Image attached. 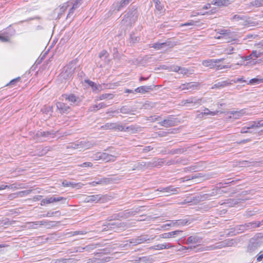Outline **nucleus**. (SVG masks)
<instances>
[{
    "instance_id": "ea45409f",
    "label": "nucleus",
    "mask_w": 263,
    "mask_h": 263,
    "mask_svg": "<svg viewBox=\"0 0 263 263\" xmlns=\"http://www.w3.org/2000/svg\"><path fill=\"white\" fill-rule=\"evenodd\" d=\"M243 59L245 61H249L247 62L248 64H254L256 62V61H255L253 55H252V53L250 55L245 57Z\"/></svg>"
},
{
    "instance_id": "864d4df0",
    "label": "nucleus",
    "mask_w": 263,
    "mask_h": 263,
    "mask_svg": "<svg viewBox=\"0 0 263 263\" xmlns=\"http://www.w3.org/2000/svg\"><path fill=\"white\" fill-rule=\"evenodd\" d=\"M250 222L252 229L259 227L262 225L261 223L259 221H253Z\"/></svg>"
},
{
    "instance_id": "4be33fe9",
    "label": "nucleus",
    "mask_w": 263,
    "mask_h": 263,
    "mask_svg": "<svg viewBox=\"0 0 263 263\" xmlns=\"http://www.w3.org/2000/svg\"><path fill=\"white\" fill-rule=\"evenodd\" d=\"M152 89V88L151 86H141L135 89L134 91L136 92L144 93Z\"/></svg>"
},
{
    "instance_id": "ddd939ff",
    "label": "nucleus",
    "mask_w": 263,
    "mask_h": 263,
    "mask_svg": "<svg viewBox=\"0 0 263 263\" xmlns=\"http://www.w3.org/2000/svg\"><path fill=\"white\" fill-rule=\"evenodd\" d=\"M103 196L101 194L87 196L85 197L84 201L86 202H101Z\"/></svg>"
},
{
    "instance_id": "6e6d98bb",
    "label": "nucleus",
    "mask_w": 263,
    "mask_h": 263,
    "mask_svg": "<svg viewBox=\"0 0 263 263\" xmlns=\"http://www.w3.org/2000/svg\"><path fill=\"white\" fill-rule=\"evenodd\" d=\"M218 33L221 35H229L230 34V31L229 30L226 29H220L218 31Z\"/></svg>"
},
{
    "instance_id": "5701e85b",
    "label": "nucleus",
    "mask_w": 263,
    "mask_h": 263,
    "mask_svg": "<svg viewBox=\"0 0 263 263\" xmlns=\"http://www.w3.org/2000/svg\"><path fill=\"white\" fill-rule=\"evenodd\" d=\"M107 106V105L105 103L102 102L98 104L93 105L90 106L89 108V110L90 111H95L99 109L105 108Z\"/></svg>"
},
{
    "instance_id": "f3484780",
    "label": "nucleus",
    "mask_w": 263,
    "mask_h": 263,
    "mask_svg": "<svg viewBox=\"0 0 263 263\" xmlns=\"http://www.w3.org/2000/svg\"><path fill=\"white\" fill-rule=\"evenodd\" d=\"M223 59H219V60H206L202 61V65L205 67H208L210 68H215L216 66V63L222 61Z\"/></svg>"
},
{
    "instance_id": "49530a36",
    "label": "nucleus",
    "mask_w": 263,
    "mask_h": 263,
    "mask_svg": "<svg viewBox=\"0 0 263 263\" xmlns=\"http://www.w3.org/2000/svg\"><path fill=\"white\" fill-rule=\"evenodd\" d=\"M128 241H129V243L132 244L133 246H136V245L140 244L138 236L136 238L130 239Z\"/></svg>"
},
{
    "instance_id": "f257e3e1",
    "label": "nucleus",
    "mask_w": 263,
    "mask_h": 263,
    "mask_svg": "<svg viewBox=\"0 0 263 263\" xmlns=\"http://www.w3.org/2000/svg\"><path fill=\"white\" fill-rule=\"evenodd\" d=\"M234 244V241L232 239H227L219 242L213 245L206 247L205 248H200L198 250L199 251H211L216 249H219L226 247L232 246Z\"/></svg>"
},
{
    "instance_id": "5fc2aeb1",
    "label": "nucleus",
    "mask_w": 263,
    "mask_h": 263,
    "mask_svg": "<svg viewBox=\"0 0 263 263\" xmlns=\"http://www.w3.org/2000/svg\"><path fill=\"white\" fill-rule=\"evenodd\" d=\"M108 57V53L105 50L102 51L99 54V58L101 59H105Z\"/></svg>"
},
{
    "instance_id": "3c124183",
    "label": "nucleus",
    "mask_w": 263,
    "mask_h": 263,
    "mask_svg": "<svg viewBox=\"0 0 263 263\" xmlns=\"http://www.w3.org/2000/svg\"><path fill=\"white\" fill-rule=\"evenodd\" d=\"M91 158L96 161L101 160V152H97L96 154H93V156L91 157Z\"/></svg>"
},
{
    "instance_id": "58836bf2",
    "label": "nucleus",
    "mask_w": 263,
    "mask_h": 263,
    "mask_svg": "<svg viewBox=\"0 0 263 263\" xmlns=\"http://www.w3.org/2000/svg\"><path fill=\"white\" fill-rule=\"evenodd\" d=\"M146 164L144 162H138L135 164L134 167L132 169L133 170H142L144 167L146 166Z\"/></svg>"
},
{
    "instance_id": "9b49d317",
    "label": "nucleus",
    "mask_w": 263,
    "mask_h": 263,
    "mask_svg": "<svg viewBox=\"0 0 263 263\" xmlns=\"http://www.w3.org/2000/svg\"><path fill=\"white\" fill-rule=\"evenodd\" d=\"M199 85V84L197 82L186 83L181 85L179 89H180V90H195L198 89Z\"/></svg>"
},
{
    "instance_id": "f03ea898",
    "label": "nucleus",
    "mask_w": 263,
    "mask_h": 263,
    "mask_svg": "<svg viewBox=\"0 0 263 263\" xmlns=\"http://www.w3.org/2000/svg\"><path fill=\"white\" fill-rule=\"evenodd\" d=\"M263 243V234L259 233L251 238L248 245V249L250 251H254L260 247Z\"/></svg>"
},
{
    "instance_id": "4d7b16f0",
    "label": "nucleus",
    "mask_w": 263,
    "mask_h": 263,
    "mask_svg": "<svg viewBox=\"0 0 263 263\" xmlns=\"http://www.w3.org/2000/svg\"><path fill=\"white\" fill-rule=\"evenodd\" d=\"M245 18H246V17L244 16H241V15H237V14L234 15L232 18L233 20H236V21H239L240 20H245Z\"/></svg>"
},
{
    "instance_id": "6e6552de",
    "label": "nucleus",
    "mask_w": 263,
    "mask_h": 263,
    "mask_svg": "<svg viewBox=\"0 0 263 263\" xmlns=\"http://www.w3.org/2000/svg\"><path fill=\"white\" fill-rule=\"evenodd\" d=\"M129 11L125 14L122 21V24L125 26H131L135 21V12Z\"/></svg>"
},
{
    "instance_id": "7ed1b4c3",
    "label": "nucleus",
    "mask_w": 263,
    "mask_h": 263,
    "mask_svg": "<svg viewBox=\"0 0 263 263\" xmlns=\"http://www.w3.org/2000/svg\"><path fill=\"white\" fill-rule=\"evenodd\" d=\"M202 242V238L198 235H192L189 237L186 240V243L191 245L189 246L190 250H193L196 247L200 246Z\"/></svg>"
},
{
    "instance_id": "c9c22d12",
    "label": "nucleus",
    "mask_w": 263,
    "mask_h": 263,
    "mask_svg": "<svg viewBox=\"0 0 263 263\" xmlns=\"http://www.w3.org/2000/svg\"><path fill=\"white\" fill-rule=\"evenodd\" d=\"M263 82V78L256 77L251 79L248 84H258Z\"/></svg>"
},
{
    "instance_id": "bf43d9fd",
    "label": "nucleus",
    "mask_w": 263,
    "mask_h": 263,
    "mask_svg": "<svg viewBox=\"0 0 263 263\" xmlns=\"http://www.w3.org/2000/svg\"><path fill=\"white\" fill-rule=\"evenodd\" d=\"M130 112V109L125 106L120 108V112L122 114H128Z\"/></svg>"
},
{
    "instance_id": "13d9d810",
    "label": "nucleus",
    "mask_w": 263,
    "mask_h": 263,
    "mask_svg": "<svg viewBox=\"0 0 263 263\" xmlns=\"http://www.w3.org/2000/svg\"><path fill=\"white\" fill-rule=\"evenodd\" d=\"M149 250H162L161 244H158L154 246L150 247L148 248Z\"/></svg>"
},
{
    "instance_id": "c03bdc74",
    "label": "nucleus",
    "mask_w": 263,
    "mask_h": 263,
    "mask_svg": "<svg viewBox=\"0 0 263 263\" xmlns=\"http://www.w3.org/2000/svg\"><path fill=\"white\" fill-rule=\"evenodd\" d=\"M70 7V4L69 2L64 3L62 6L60 7V10L61 13H63L68 8Z\"/></svg>"
},
{
    "instance_id": "a19ab883",
    "label": "nucleus",
    "mask_w": 263,
    "mask_h": 263,
    "mask_svg": "<svg viewBox=\"0 0 263 263\" xmlns=\"http://www.w3.org/2000/svg\"><path fill=\"white\" fill-rule=\"evenodd\" d=\"M167 45V43L166 42L163 43H154L152 47L157 50L160 49Z\"/></svg>"
},
{
    "instance_id": "dca6fc26",
    "label": "nucleus",
    "mask_w": 263,
    "mask_h": 263,
    "mask_svg": "<svg viewBox=\"0 0 263 263\" xmlns=\"http://www.w3.org/2000/svg\"><path fill=\"white\" fill-rule=\"evenodd\" d=\"M56 106L60 113H67L70 110L69 106L63 102H58L56 103Z\"/></svg>"
},
{
    "instance_id": "20e7f679",
    "label": "nucleus",
    "mask_w": 263,
    "mask_h": 263,
    "mask_svg": "<svg viewBox=\"0 0 263 263\" xmlns=\"http://www.w3.org/2000/svg\"><path fill=\"white\" fill-rule=\"evenodd\" d=\"M101 128L105 129H115L120 131L126 132L131 129L130 127H125L122 124L117 123H107L101 126Z\"/></svg>"
},
{
    "instance_id": "9d476101",
    "label": "nucleus",
    "mask_w": 263,
    "mask_h": 263,
    "mask_svg": "<svg viewBox=\"0 0 263 263\" xmlns=\"http://www.w3.org/2000/svg\"><path fill=\"white\" fill-rule=\"evenodd\" d=\"M62 200H66V198L63 197L55 196L46 197L41 201V205H44L46 204H50L55 202H59Z\"/></svg>"
},
{
    "instance_id": "680f3d73",
    "label": "nucleus",
    "mask_w": 263,
    "mask_h": 263,
    "mask_svg": "<svg viewBox=\"0 0 263 263\" xmlns=\"http://www.w3.org/2000/svg\"><path fill=\"white\" fill-rule=\"evenodd\" d=\"M93 165L92 163L90 162H84L80 165V166L86 167H92Z\"/></svg>"
},
{
    "instance_id": "0eeeda50",
    "label": "nucleus",
    "mask_w": 263,
    "mask_h": 263,
    "mask_svg": "<svg viewBox=\"0 0 263 263\" xmlns=\"http://www.w3.org/2000/svg\"><path fill=\"white\" fill-rule=\"evenodd\" d=\"M64 99L70 102V105H77L80 101L79 98L73 94L63 95L60 100L63 101Z\"/></svg>"
},
{
    "instance_id": "a211bd4d",
    "label": "nucleus",
    "mask_w": 263,
    "mask_h": 263,
    "mask_svg": "<svg viewBox=\"0 0 263 263\" xmlns=\"http://www.w3.org/2000/svg\"><path fill=\"white\" fill-rule=\"evenodd\" d=\"M182 232V231L176 230V231H172V232H170L164 233L161 234L159 235V237L161 238H164V239L170 238H172V237H174L176 235H178Z\"/></svg>"
},
{
    "instance_id": "37998d69",
    "label": "nucleus",
    "mask_w": 263,
    "mask_h": 263,
    "mask_svg": "<svg viewBox=\"0 0 263 263\" xmlns=\"http://www.w3.org/2000/svg\"><path fill=\"white\" fill-rule=\"evenodd\" d=\"M103 89V86L101 84H96L92 88V91L95 93H98Z\"/></svg>"
},
{
    "instance_id": "bb28decb",
    "label": "nucleus",
    "mask_w": 263,
    "mask_h": 263,
    "mask_svg": "<svg viewBox=\"0 0 263 263\" xmlns=\"http://www.w3.org/2000/svg\"><path fill=\"white\" fill-rule=\"evenodd\" d=\"M237 49H235L233 46L229 45L223 48V53L226 54H231L235 52Z\"/></svg>"
},
{
    "instance_id": "cd10ccee",
    "label": "nucleus",
    "mask_w": 263,
    "mask_h": 263,
    "mask_svg": "<svg viewBox=\"0 0 263 263\" xmlns=\"http://www.w3.org/2000/svg\"><path fill=\"white\" fill-rule=\"evenodd\" d=\"M239 228L238 233H241L246 230H252L251 222L245 223V224L240 225L238 226Z\"/></svg>"
},
{
    "instance_id": "8fccbe9b",
    "label": "nucleus",
    "mask_w": 263,
    "mask_h": 263,
    "mask_svg": "<svg viewBox=\"0 0 263 263\" xmlns=\"http://www.w3.org/2000/svg\"><path fill=\"white\" fill-rule=\"evenodd\" d=\"M161 245L162 250L168 249L170 248H173L174 247V246L173 244L170 243H164L161 244Z\"/></svg>"
},
{
    "instance_id": "052dcab7",
    "label": "nucleus",
    "mask_w": 263,
    "mask_h": 263,
    "mask_svg": "<svg viewBox=\"0 0 263 263\" xmlns=\"http://www.w3.org/2000/svg\"><path fill=\"white\" fill-rule=\"evenodd\" d=\"M230 82H231L233 83H237V82H240V83H243V82H246V80H244L243 79V78H238L236 80H232L230 81Z\"/></svg>"
},
{
    "instance_id": "2eb2a0df",
    "label": "nucleus",
    "mask_w": 263,
    "mask_h": 263,
    "mask_svg": "<svg viewBox=\"0 0 263 263\" xmlns=\"http://www.w3.org/2000/svg\"><path fill=\"white\" fill-rule=\"evenodd\" d=\"M132 0H122L120 3H117L113 4L112 8L114 11L116 10L119 11L122 9L123 7H125L128 3Z\"/></svg>"
},
{
    "instance_id": "473e14b6",
    "label": "nucleus",
    "mask_w": 263,
    "mask_h": 263,
    "mask_svg": "<svg viewBox=\"0 0 263 263\" xmlns=\"http://www.w3.org/2000/svg\"><path fill=\"white\" fill-rule=\"evenodd\" d=\"M252 55H253L255 61L257 58L260 57L263 55V50L261 49L255 50L252 51Z\"/></svg>"
},
{
    "instance_id": "338daca9",
    "label": "nucleus",
    "mask_w": 263,
    "mask_h": 263,
    "mask_svg": "<svg viewBox=\"0 0 263 263\" xmlns=\"http://www.w3.org/2000/svg\"><path fill=\"white\" fill-rule=\"evenodd\" d=\"M66 260V259H58L53 260L51 263H65Z\"/></svg>"
},
{
    "instance_id": "393cba45",
    "label": "nucleus",
    "mask_w": 263,
    "mask_h": 263,
    "mask_svg": "<svg viewBox=\"0 0 263 263\" xmlns=\"http://www.w3.org/2000/svg\"><path fill=\"white\" fill-rule=\"evenodd\" d=\"M163 193H167L168 195L171 194H177L178 192L177 188L174 187L173 186H168L164 188Z\"/></svg>"
},
{
    "instance_id": "2f4dec72",
    "label": "nucleus",
    "mask_w": 263,
    "mask_h": 263,
    "mask_svg": "<svg viewBox=\"0 0 263 263\" xmlns=\"http://www.w3.org/2000/svg\"><path fill=\"white\" fill-rule=\"evenodd\" d=\"M139 239L140 243H144L146 242H148L154 239V237H148L147 235H141L139 236Z\"/></svg>"
},
{
    "instance_id": "aec40b11",
    "label": "nucleus",
    "mask_w": 263,
    "mask_h": 263,
    "mask_svg": "<svg viewBox=\"0 0 263 263\" xmlns=\"http://www.w3.org/2000/svg\"><path fill=\"white\" fill-rule=\"evenodd\" d=\"M175 124V121L173 120L171 118H168L167 119H164L163 121L159 122V124L160 125L166 127L174 126Z\"/></svg>"
},
{
    "instance_id": "69168bd1",
    "label": "nucleus",
    "mask_w": 263,
    "mask_h": 263,
    "mask_svg": "<svg viewBox=\"0 0 263 263\" xmlns=\"http://www.w3.org/2000/svg\"><path fill=\"white\" fill-rule=\"evenodd\" d=\"M21 78L20 77H17L15 79H14L13 80H12L9 83V85H14L15 83L17 82H18L20 80Z\"/></svg>"
},
{
    "instance_id": "412c9836",
    "label": "nucleus",
    "mask_w": 263,
    "mask_h": 263,
    "mask_svg": "<svg viewBox=\"0 0 263 263\" xmlns=\"http://www.w3.org/2000/svg\"><path fill=\"white\" fill-rule=\"evenodd\" d=\"M101 160L106 162L115 161L116 157L106 153H101Z\"/></svg>"
},
{
    "instance_id": "a18cd8bd",
    "label": "nucleus",
    "mask_w": 263,
    "mask_h": 263,
    "mask_svg": "<svg viewBox=\"0 0 263 263\" xmlns=\"http://www.w3.org/2000/svg\"><path fill=\"white\" fill-rule=\"evenodd\" d=\"M168 222L165 224L162 225L161 227L162 229L164 230H167V227H172L176 226V223L175 222V220H170L168 221Z\"/></svg>"
},
{
    "instance_id": "e2e57ef3",
    "label": "nucleus",
    "mask_w": 263,
    "mask_h": 263,
    "mask_svg": "<svg viewBox=\"0 0 263 263\" xmlns=\"http://www.w3.org/2000/svg\"><path fill=\"white\" fill-rule=\"evenodd\" d=\"M58 211L55 212H48L46 214H44L43 215V217H51L54 214H56L58 213Z\"/></svg>"
},
{
    "instance_id": "e433bc0d",
    "label": "nucleus",
    "mask_w": 263,
    "mask_h": 263,
    "mask_svg": "<svg viewBox=\"0 0 263 263\" xmlns=\"http://www.w3.org/2000/svg\"><path fill=\"white\" fill-rule=\"evenodd\" d=\"M49 222L46 221V220H42L40 221H35L34 222H32V227L34 229H37L39 226H47Z\"/></svg>"
},
{
    "instance_id": "603ef678",
    "label": "nucleus",
    "mask_w": 263,
    "mask_h": 263,
    "mask_svg": "<svg viewBox=\"0 0 263 263\" xmlns=\"http://www.w3.org/2000/svg\"><path fill=\"white\" fill-rule=\"evenodd\" d=\"M175 222L176 223V226H184L187 223V221L185 219H180L175 220Z\"/></svg>"
},
{
    "instance_id": "f8f14e48",
    "label": "nucleus",
    "mask_w": 263,
    "mask_h": 263,
    "mask_svg": "<svg viewBox=\"0 0 263 263\" xmlns=\"http://www.w3.org/2000/svg\"><path fill=\"white\" fill-rule=\"evenodd\" d=\"M92 146V144L89 142L81 141L77 143L72 144L71 146L74 149H88Z\"/></svg>"
},
{
    "instance_id": "423d86ee",
    "label": "nucleus",
    "mask_w": 263,
    "mask_h": 263,
    "mask_svg": "<svg viewBox=\"0 0 263 263\" xmlns=\"http://www.w3.org/2000/svg\"><path fill=\"white\" fill-rule=\"evenodd\" d=\"M76 68V62L71 61L68 65L65 66L62 72V76L63 78H68L71 76Z\"/></svg>"
},
{
    "instance_id": "4468645a",
    "label": "nucleus",
    "mask_w": 263,
    "mask_h": 263,
    "mask_svg": "<svg viewBox=\"0 0 263 263\" xmlns=\"http://www.w3.org/2000/svg\"><path fill=\"white\" fill-rule=\"evenodd\" d=\"M231 84H232V83L231 82H230V81H229V80H227L225 81L216 82L215 84H214L212 86L211 88L212 89H221L226 86H229Z\"/></svg>"
},
{
    "instance_id": "f704fd0d",
    "label": "nucleus",
    "mask_w": 263,
    "mask_h": 263,
    "mask_svg": "<svg viewBox=\"0 0 263 263\" xmlns=\"http://www.w3.org/2000/svg\"><path fill=\"white\" fill-rule=\"evenodd\" d=\"M228 2V0H214L212 4L218 6H222L227 5Z\"/></svg>"
},
{
    "instance_id": "72a5a7b5",
    "label": "nucleus",
    "mask_w": 263,
    "mask_h": 263,
    "mask_svg": "<svg viewBox=\"0 0 263 263\" xmlns=\"http://www.w3.org/2000/svg\"><path fill=\"white\" fill-rule=\"evenodd\" d=\"M193 73V71L185 67H180L179 73L183 75H190Z\"/></svg>"
},
{
    "instance_id": "09e8293b",
    "label": "nucleus",
    "mask_w": 263,
    "mask_h": 263,
    "mask_svg": "<svg viewBox=\"0 0 263 263\" xmlns=\"http://www.w3.org/2000/svg\"><path fill=\"white\" fill-rule=\"evenodd\" d=\"M245 114V112L243 110H241L239 111H235L232 113L233 115V117L235 118H239L240 117L242 116V115Z\"/></svg>"
},
{
    "instance_id": "6ab92c4d",
    "label": "nucleus",
    "mask_w": 263,
    "mask_h": 263,
    "mask_svg": "<svg viewBox=\"0 0 263 263\" xmlns=\"http://www.w3.org/2000/svg\"><path fill=\"white\" fill-rule=\"evenodd\" d=\"M62 185L64 187L71 186L72 187H75L77 189H80L83 185V184L81 182L75 183L74 182L69 181L66 180H65L62 182Z\"/></svg>"
},
{
    "instance_id": "c756f323",
    "label": "nucleus",
    "mask_w": 263,
    "mask_h": 263,
    "mask_svg": "<svg viewBox=\"0 0 263 263\" xmlns=\"http://www.w3.org/2000/svg\"><path fill=\"white\" fill-rule=\"evenodd\" d=\"M50 135V133L48 132H38L36 134V136L40 138L41 141H45V138L48 137Z\"/></svg>"
},
{
    "instance_id": "1a4fd4ad",
    "label": "nucleus",
    "mask_w": 263,
    "mask_h": 263,
    "mask_svg": "<svg viewBox=\"0 0 263 263\" xmlns=\"http://www.w3.org/2000/svg\"><path fill=\"white\" fill-rule=\"evenodd\" d=\"M70 4V8L67 14V17H70L73 14L74 10L79 8L82 4V0H71L69 1Z\"/></svg>"
},
{
    "instance_id": "7c9ffc66",
    "label": "nucleus",
    "mask_w": 263,
    "mask_h": 263,
    "mask_svg": "<svg viewBox=\"0 0 263 263\" xmlns=\"http://www.w3.org/2000/svg\"><path fill=\"white\" fill-rule=\"evenodd\" d=\"M114 97V95L112 93H104L97 97V100H102L104 99H112Z\"/></svg>"
},
{
    "instance_id": "c85d7f7f",
    "label": "nucleus",
    "mask_w": 263,
    "mask_h": 263,
    "mask_svg": "<svg viewBox=\"0 0 263 263\" xmlns=\"http://www.w3.org/2000/svg\"><path fill=\"white\" fill-rule=\"evenodd\" d=\"M250 127L252 128H259L263 126V120L250 122Z\"/></svg>"
},
{
    "instance_id": "774afa93",
    "label": "nucleus",
    "mask_w": 263,
    "mask_h": 263,
    "mask_svg": "<svg viewBox=\"0 0 263 263\" xmlns=\"http://www.w3.org/2000/svg\"><path fill=\"white\" fill-rule=\"evenodd\" d=\"M262 258H263V252H260L259 253V254L257 256V258H256L257 261V262L261 261L262 260Z\"/></svg>"
},
{
    "instance_id": "de8ad7c7",
    "label": "nucleus",
    "mask_w": 263,
    "mask_h": 263,
    "mask_svg": "<svg viewBox=\"0 0 263 263\" xmlns=\"http://www.w3.org/2000/svg\"><path fill=\"white\" fill-rule=\"evenodd\" d=\"M252 128L250 127V123L249 122V123L247 124V126H244L241 128L240 132L241 133L243 134L247 133L249 132L248 130Z\"/></svg>"
},
{
    "instance_id": "b1692460",
    "label": "nucleus",
    "mask_w": 263,
    "mask_h": 263,
    "mask_svg": "<svg viewBox=\"0 0 263 263\" xmlns=\"http://www.w3.org/2000/svg\"><path fill=\"white\" fill-rule=\"evenodd\" d=\"M182 103L183 105H185L188 103H191L193 104H201V100L200 99H195L194 98H191L188 99L184 100L182 101Z\"/></svg>"
},
{
    "instance_id": "0e129e2a",
    "label": "nucleus",
    "mask_w": 263,
    "mask_h": 263,
    "mask_svg": "<svg viewBox=\"0 0 263 263\" xmlns=\"http://www.w3.org/2000/svg\"><path fill=\"white\" fill-rule=\"evenodd\" d=\"M180 67V66H173L171 67V70L172 71L177 72L179 73Z\"/></svg>"
},
{
    "instance_id": "4c0bfd02",
    "label": "nucleus",
    "mask_w": 263,
    "mask_h": 263,
    "mask_svg": "<svg viewBox=\"0 0 263 263\" xmlns=\"http://www.w3.org/2000/svg\"><path fill=\"white\" fill-rule=\"evenodd\" d=\"M219 112H220V111H219V110L212 111H210L208 108H205L203 110V115H205V116L210 115V116H215V115H217L218 113Z\"/></svg>"
},
{
    "instance_id": "39448f33",
    "label": "nucleus",
    "mask_w": 263,
    "mask_h": 263,
    "mask_svg": "<svg viewBox=\"0 0 263 263\" xmlns=\"http://www.w3.org/2000/svg\"><path fill=\"white\" fill-rule=\"evenodd\" d=\"M15 33V30L11 27L7 28L0 32V41L2 42H8Z\"/></svg>"
},
{
    "instance_id": "a878e982",
    "label": "nucleus",
    "mask_w": 263,
    "mask_h": 263,
    "mask_svg": "<svg viewBox=\"0 0 263 263\" xmlns=\"http://www.w3.org/2000/svg\"><path fill=\"white\" fill-rule=\"evenodd\" d=\"M109 181L108 179L107 178H101L99 179L98 181H93L90 183V184L93 186H96L98 184H107Z\"/></svg>"
},
{
    "instance_id": "79ce46f5",
    "label": "nucleus",
    "mask_w": 263,
    "mask_h": 263,
    "mask_svg": "<svg viewBox=\"0 0 263 263\" xmlns=\"http://www.w3.org/2000/svg\"><path fill=\"white\" fill-rule=\"evenodd\" d=\"M251 5L256 7H263V0H255L251 3Z\"/></svg>"
}]
</instances>
